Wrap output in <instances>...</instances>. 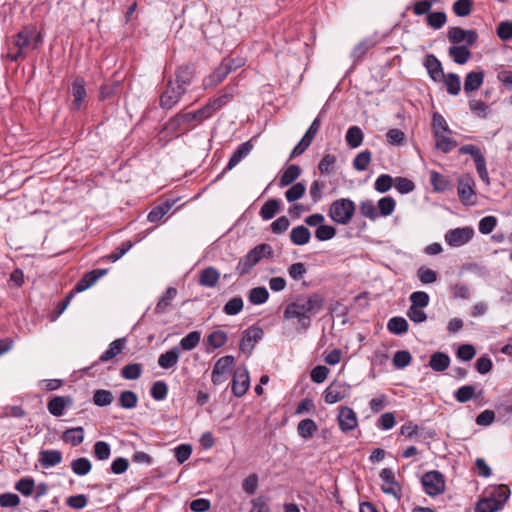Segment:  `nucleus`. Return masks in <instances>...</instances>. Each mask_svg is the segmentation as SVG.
Wrapping results in <instances>:
<instances>
[{"mask_svg": "<svg viewBox=\"0 0 512 512\" xmlns=\"http://www.w3.org/2000/svg\"><path fill=\"white\" fill-rule=\"evenodd\" d=\"M324 305V298L313 293L298 297L289 303L283 313L285 319H297L301 329L307 330L311 325V318L317 315Z\"/></svg>", "mask_w": 512, "mask_h": 512, "instance_id": "obj_1", "label": "nucleus"}, {"mask_svg": "<svg viewBox=\"0 0 512 512\" xmlns=\"http://www.w3.org/2000/svg\"><path fill=\"white\" fill-rule=\"evenodd\" d=\"M42 42V35L35 27L25 26L12 37V47H9L6 58L11 62L24 59L30 49H38Z\"/></svg>", "mask_w": 512, "mask_h": 512, "instance_id": "obj_2", "label": "nucleus"}, {"mask_svg": "<svg viewBox=\"0 0 512 512\" xmlns=\"http://www.w3.org/2000/svg\"><path fill=\"white\" fill-rule=\"evenodd\" d=\"M273 256V248L267 243H262L252 248L246 255L241 257L236 266V273L239 276L249 274L252 269L263 259Z\"/></svg>", "mask_w": 512, "mask_h": 512, "instance_id": "obj_3", "label": "nucleus"}, {"mask_svg": "<svg viewBox=\"0 0 512 512\" xmlns=\"http://www.w3.org/2000/svg\"><path fill=\"white\" fill-rule=\"evenodd\" d=\"M356 211L354 201L349 198L334 200L328 210L331 220L340 225H347L351 222Z\"/></svg>", "mask_w": 512, "mask_h": 512, "instance_id": "obj_4", "label": "nucleus"}, {"mask_svg": "<svg viewBox=\"0 0 512 512\" xmlns=\"http://www.w3.org/2000/svg\"><path fill=\"white\" fill-rule=\"evenodd\" d=\"M186 93L187 91L184 88L175 84L172 81V77H169L159 96V106L164 110H171L180 102Z\"/></svg>", "mask_w": 512, "mask_h": 512, "instance_id": "obj_5", "label": "nucleus"}, {"mask_svg": "<svg viewBox=\"0 0 512 512\" xmlns=\"http://www.w3.org/2000/svg\"><path fill=\"white\" fill-rule=\"evenodd\" d=\"M235 364L232 355L219 358L213 366L211 381L215 386L221 385L228 380Z\"/></svg>", "mask_w": 512, "mask_h": 512, "instance_id": "obj_6", "label": "nucleus"}, {"mask_svg": "<svg viewBox=\"0 0 512 512\" xmlns=\"http://www.w3.org/2000/svg\"><path fill=\"white\" fill-rule=\"evenodd\" d=\"M421 484L424 492L432 497L443 493L445 490L444 476L437 470L426 472L421 477Z\"/></svg>", "mask_w": 512, "mask_h": 512, "instance_id": "obj_7", "label": "nucleus"}, {"mask_svg": "<svg viewBox=\"0 0 512 512\" xmlns=\"http://www.w3.org/2000/svg\"><path fill=\"white\" fill-rule=\"evenodd\" d=\"M457 193L462 204H474L473 198L476 195L475 181L470 174H465L458 178Z\"/></svg>", "mask_w": 512, "mask_h": 512, "instance_id": "obj_8", "label": "nucleus"}, {"mask_svg": "<svg viewBox=\"0 0 512 512\" xmlns=\"http://www.w3.org/2000/svg\"><path fill=\"white\" fill-rule=\"evenodd\" d=\"M448 41L455 45L460 46V43H465V46H473L478 38L475 30H465L461 27H450L447 34Z\"/></svg>", "mask_w": 512, "mask_h": 512, "instance_id": "obj_9", "label": "nucleus"}, {"mask_svg": "<svg viewBox=\"0 0 512 512\" xmlns=\"http://www.w3.org/2000/svg\"><path fill=\"white\" fill-rule=\"evenodd\" d=\"M473 236V228L466 226L449 230L445 234V241L451 247H460L468 243Z\"/></svg>", "mask_w": 512, "mask_h": 512, "instance_id": "obj_10", "label": "nucleus"}, {"mask_svg": "<svg viewBox=\"0 0 512 512\" xmlns=\"http://www.w3.org/2000/svg\"><path fill=\"white\" fill-rule=\"evenodd\" d=\"M264 335L263 329L259 326H250L243 332V336L239 343V349L243 353L251 354L255 344L262 339Z\"/></svg>", "mask_w": 512, "mask_h": 512, "instance_id": "obj_11", "label": "nucleus"}, {"mask_svg": "<svg viewBox=\"0 0 512 512\" xmlns=\"http://www.w3.org/2000/svg\"><path fill=\"white\" fill-rule=\"evenodd\" d=\"M382 480V492L399 500L401 498V487L395 480L394 472L390 468H384L379 474Z\"/></svg>", "mask_w": 512, "mask_h": 512, "instance_id": "obj_12", "label": "nucleus"}, {"mask_svg": "<svg viewBox=\"0 0 512 512\" xmlns=\"http://www.w3.org/2000/svg\"><path fill=\"white\" fill-rule=\"evenodd\" d=\"M250 377L246 367L237 368L234 372L231 390L235 397H242L248 390Z\"/></svg>", "mask_w": 512, "mask_h": 512, "instance_id": "obj_13", "label": "nucleus"}, {"mask_svg": "<svg viewBox=\"0 0 512 512\" xmlns=\"http://www.w3.org/2000/svg\"><path fill=\"white\" fill-rule=\"evenodd\" d=\"M195 67L192 64H184L179 66L174 76L172 77V81L179 85L181 88H184L188 91L189 87L192 85L195 78Z\"/></svg>", "mask_w": 512, "mask_h": 512, "instance_id": "obj_14", "label": "nucleus"}, {"mask_svg": "<svg viewBox=\"0 0 512 512\" xmlns=\"http://www.w3.org/2000/svg\"><path fill=\"white\" fill-rule=\"evenodd\" d=\"M191 123H193L191 116L188 112L182 111L171 117L164 124L163 130L172 135L178 131L188 130Z\"/></svg>", "mask_w": 512, "mask_h": 512, "instance_id": "obj_15", "label": "nucleus"}, {"mask_svg": "<svg viewBox=\"0 0 512 512\" xmlns=\"http://www.w3.org/2000/svg\"><path fill=\"white\" fill-rule=\"evenodd\" d=\"M232 63V61H222L220 65L204 79V87L209 88L220 84L232 72Z\"/></svg>", "mask_w": 512, "mask_h": 512, "instance_id": "obj_16", "label": "nucleus"}, {"mask_svg": "<svg viewBox=\"0 0 512 512\" xmlns=\"http://www.w3.org/2000/svg\"><path fill=\"white\" fill-rule=\"evenodd\" d=\"M337 420L339 428L343 433H347L358 426L356 413L352 408L347 406L340 408Z\"/></svg>", "mask_w": 512, "mask_h": 512, "instance_id": "obj_17", "label": "nucleus"}, {"mask_svg": "<svg viewBox=\"0 0 512 512\" xmlns=\"http://www.w3.org/2000/svg\"><path fill=\"white\" fill-rule=\"evenodd\" d=\"M71 94L73 96L72 109L76 111L81 110L87 97L84 78L77 77L73 80L71 84Z\"/></svg>", "mask_w": 512, "mask_h": 512, "instance_id": "obj_18", "label": "nucleus"}, {"mask_svg": "<svg viewBox=\"0 0 512 512\" xmlns=\"http://www.w3.org/2000/svg\"><path fill=\"white\" fill-rule=\"evenodd\" d=\"M108 272L107 269H93L87 273H85L81 279L77 281L75 284L73 291L74 292H83L93 286L98 279L106 275Z\"/></svg>", "mask_w": 512, "mask_h": 512, "instance_id": "obj_19", "label": "nucleus"}, {"mask_svg": "<svg viewBox=\"0 0 512 512\" xmlns=\"http://www.w3.org/2000/svg\"><path fill=\"white\" fill-rule=\"evenodd\" d=\"M234 94V87H226L217 97L211 98L206 105L209 108L212 116L222 107L227 105L233 99Z\"/></svg>", "mask_w": 512, "mask_h": 512, "instance_id": "obj_20", "label": "nucleus"}, {"mask_svg": "<svg viewBox=\"0 0 512 512\" xmlns=\"http://www.w3.org/2000/svg\"><path fill=\"white\" fill-rule=\"evenodd\" d=\"M424 66L430 78L435 82H440L444 79V71L441 62L433 54H428L424 60Z\"/></svg>", "mask_w": 512, "mask_h": 512, "instance_id": "obj_21", "label": "nucleus"}, {"mask_svg": "<svg viewBox=\"0 0 512 512\" xmlns=\"http://www.w3.org/2000/svg\"><path fill=\"white\" fill-rule=\"evenodd\" d=\"M180 353L179 346H174L168 351L160 354L157 363L162 369H171L177 365Z\"/></svg>", "mask_w": 512, "mask_h": 512, "instance_id": "obj_22", "label": "nucleus"}, {"mask_svg": "<svg viewBox=\"0 0 512 512\" xmlns=\"http://www.w3.org/2000/svg\"><path fill=\"white\" fill-rule=\"evenodd\" d=\"M72 403L69 396H54L47 404V409L50 414L55 417H61L67 405Z\"/></svg>", "mask_w": 512, "mask_h": 512, "instance_id": "obj_23", "label": "nucleus"}, {"mask_svg": "<svg viewBox=\"0 0 512 512\" xmlns=\"http://www.w3.org/2000/svg\"><path fill=\"white\" fill-rule=\"evenodd\" d=\"M252 149L253 145L251 141L240 144L229 158L225 171L233 169L242 159L249 155Z\"/></svg>", "mask_w": 512, "mask_h": 512, "instance_id": "obj_24", "label": "nucleus"}, {"mask_svg": "<svg viewBox=\"0 0 512 512\" xmlns=\"http://www.w3.org/2000/svg\"><path fill=\"white\" fill-rule=\"evenodd\" d=\"M62 453L59 450H42L39 453V462L44 468L54 467L62 462Z\"/></svg>", "mask_w": 512, "mask_h": 512, "instance_id": "obj_25", "label": "nucleus"}, {"mask_svg": "<svg viewBox=\"0 0 512 512\" xmlns=\"http://www.w3.org/2000/svg\"><path fill=\"white\" fill-rule=\"evenodd\" d=\"M450 362L451 359L447 353L437 351L430 356L428 365L435 372H444L448 369Z\"/></svg>", "mask_w": 512, "mask_h": 512, "instance_id": "obj_26", "label": "nucleus"}, {"mask_svg": "<svg viewBox=\"0 0 512 512\" xmlns=\"http://www.w3.org/2000/svg\"><path fill=\"white\" fill-rule=\"evenodd\" d=\"M126 338H118L109 344V347L99 357L100 362H107L120 354L126 346Z\"/></svg>", "mask_w": 512, "mask_h": 512, "instance_id": "obj_27", "label": "nucleus"}, {"mask_svg": "<svg viewBox=\"0 0 512 512\" xmlns=\"http://www.w3.org/2000/svg\"><path fill=\"white\" fill-rule=\"evenodd\" d=\"M219 278V271L216 268L209 266L200 272L199 284L203 287L214 288L217 285Z\"/></svg>", "mask_w": 512, "mask_h": 512, "instance_id": "obj_28", "label": "nucleus"}, {"mask_svg": "<svg viewBox=\"0 0 512 512\" xmlns=\"http://www.w3.org/2000/svg\"><path fill=\"white\" fill-rule=\"evenodd\" d=\"M177 295V289L174 287H168L166 291L159 298L156 307V314H164L168 311L169 306Z\"/></svg>", "mask_w": 512, "mask_h": 512, "instance_id": "obj_29", "label": "nucleus"}, {"mask_svg": "<svg viewBox=\"0 0 512 512\" xmlns=\"http://www.w3.org/2000/svg\"><path fill=\"white\" fill-rule=\"evenodd\" d=\"M484 81V73L482 71L469 72L464 80V91L466 93L478 90Z\"/></svg>", "mask_w": 512, "mask_h": 512, "instance_id": "obj_30", "label": "nucleus"}, {"mask_svg": "<svg viewBox=\"0 0 512 512\" xmlns=\"http://www.w3.org/2000/svg\"><path fill=\"white\" fill-rule=\"evenodd\" d=\"M469 46L461 45V46H451L448 49V54L450 58L457 64L463 65L465 64L471 57V52L468 49Z\"/></svg>", "mask_w": 512, "mask_h": 512, "instance_id": "obj_31", "label": "nucleus"}, {"mask_svg": "<svg viewBox=\"0 0 512 512\" xmlns=\"http://www.w3.org/2000/svg\"><path fill=\"white\" fill-rule=\"evenodd\" d=\"M311 233L303 225L294 227L290 232V240L294 245L303 246L310 241Z\"/></svg>", "mask_w": 512, "mask_h": 512, "instance_id": "obj_32", "label": "nucleus"}, {"mask_svg": "<svg viewBox=\"0 0 512 512\" xmlns=\"http://www.w3.org/2000/svg\"><path fill=\"white\" fill-rule=\"evenodd\" d=\"M61 439L72 446H78L84 440V429L83 427L69 428L63 432Z\"/></svg>", "mask_w": 512, "mask_h": 512, "instance_id": "obj_33", "label": "nucleus"}, {"mask_svg": "<svg viewBox=\"0 0 512 512\" xmlns=\"http://www.w3.org/2000/svg\"><path fill=\"white\" fill-rule=\"evenodd\" d=\"M301 174V168L296 164L289 165L282 173L279 186L286 187L292 184Z\"/></svg>", "mask_w": 512, "mask_h": 512, "instance_id": "obj_34", "label": "nucleus"}, {"mask_svg": "<svg viewBox=\"0 0 512 512\" xmlns=\"http://www.w3.org/2000/svg\"><path fill=\"white\" fill-rule=\"evenodd\" d=\"M387 329L394 335H402L407 333L409 324L407 320L400 316H395L389 319L387 323Z\"/></svg>", "mask_w": 512, "mask_h": 512, "instance_id": "obj_35", "label": "nucleus"}, {"mask_svg": "<svg viewBox=\"0 0 512 512\" xmlns=\"http://www.w3.org/2000/svg\"><path fill=\"white\" fill-rule=\"evenodd\" d=\"M280 210V201L272 198L267 200L261 207L259 215L263 220L272 219Z\"/></svg>", "mask_w": 512, "mask_h": 512, "instance_id": "obj_36", "label": "nucleus"}, {"mask_svg": "<svg viewBox=\"0 0 512 512\" xmlns=\"http://www.w3.org/2000/svg\"><path fill=\"white\" fill-rule=\"evenodd\" d=\"M446 133L438 134L435 138V148L445 154L451 152L456 146L457 141L450 136L445 135Z\"/></svg>", "mask_w": 512, "mask_h": 512, "instance_id": "obj_37", "label": "nucleus"}, {"mask_svg": "<svg viewBox=\"0 0 512 512\" xmlns=\"http://www.w3.org/2000/svg\"><path fill=\"white\" fill-rule=\"evenodd\" d=\"M317 424L313 419L306 418L301 420L297 426V433L303 439H310L317 431Z\"/></svg>", "mask_w": 512, "mask_h": 512, "instance_id": "obj_38", "label": "nucleus"}, {"mask_svg": "<svg viewBox=\"0 0 512 512\" xmlns=\"http://www.w3.org/2000/svg\"><path fill=\"white\" fill-rule=\"evenodd\" d=\"M430 181L434 190L437 192H444L452 189L453 187L450 180L436 171H432L430 173Z\"/></svg>", "mask_w": 512, "mask_h": 512, "instance_id": "obj_39", "label": "nucleus"}, {"mask_svg": "<svg viewBox=\"0 0 512 512\" xmlns=\"http://www.w3.org/2000/svg\"><path fill=\"white\" fill-rule=\"evenodd\" d=\"M511 491L507 485L501 484L498 486H495L489 491L486 495V497L491 498L495 501H500L502 503V506L505 505V503L508 501L510 497Z\"/></svg>", "mask_w": 512, "mask_h": 512, "instance_id": "obj_40", "label": "nucleus"}, {"mask_svg": "<svg viewBox=\"0 0 512 512\" xmlns=\"http://www.w3.org/2000/svg\"><path fill=\"white\" fill-rule=\"evenodd\" d=\"M432 131L433 136H438V134L442 133L452 134V130L449 128L447 121L438 112H434L432 116Z\"/></svg>", "mask_w": 512, "mask_h": 512, "instance_id": "obj_41", "label": "nucleus"}, {"mask_svg": "<svg viewBox=\"0 0 512 512\" xmlns=\"http://www.w3.org/2000/svg\"><path fill=\"white\" fill-rule=\"evenodd\" d=\"M504 506L500 501H495L486 496L480 498L476 504V512H497Z\"/></svg>", "mask_w": 512, "mask_h": 512, "instance_id": "obj_42", "label": "nucleus"}, {"mask_svg": "<svg viewBox=\"0 0 512 512\" xmlns=\"http://www.w3.org/2000/svg\"><path fill=\"white\" fill-rule=\"evenodd\" d=\"M227 333L223 330H214L206 338V343L212 349L223 347L227 342Z\"/></svg>", "mask_w": 512, "mask_h": 512, "instance_id": "obj_43", "label": "nucleus"}, {"mask_svg": "<svg viewBox=\"0 0 512 512\" xmlns=\"http://www.w3.org/2000/svg\"><path fill=\"white\" fill-rule=\"evenodd\" d=\"M70 467L74 474L85 476L91 471L92 464L88 458L79 457L71 462Z\"/></svg>", "mask_w": 512, "mask_h": 512, "instance_id": "obj_44", "label": "nucleus"}, {"mask_svg": "<svg viewBox=\"0 0 512 512\" xmlns=\"http://www.w3.org/2000/svg\"><path fill=\"white\" fill-rule=\"evenodd\" d=\"M342 386L340 384H332L324 391V400L328 404H334L344 398Z\"/></svg>", "mask_w": 512, "mask_h": 512, "instance_id": "obj_45", "label": "nucleus"}, {"mask_svg": "<svg viewBox=\"0 0 512 512\" xmlns=\"http://www.w3.org/2000/svg\"><path fill=\"white\" fill-rule=\"evenodd\" d=\"M268 298L269 292L263 286L252 288L248 294V300L253 305L264 304L268 300Z\"/></svg>", "mask_w": 512, "mask_h": 512, "instance_id": "obj_46", "label": "nucleus"}, {"mask_svg": "<svg viewBox=\"0 0 512 512\" xmlns=\"http://www.w3.org/2000/svg\"><path fill=\"white\" fill-rule=\"evenodd\" d=\"M396 207V201L391 196H385L379 199L377 203V211L379 216L387 217L393 214Z\"/></svg>", "mask_w": 512, "mask_h": 512, "instance_id": "obj_47", "label": "nucleus"}, {"mask_svg": "<svg viewBox=\"0 0 512 512\" xmlns=\"http://www.w3.org/2000/svg\"><path fill=\"white\" fill-rule=\"evenodd\" d=\"M201 340L200 331H192L180 340V350L191 351L196 348Z\"/></svg>", "mask_w": 512, "mask_h": 512, "instance_id": "obj_48", "label": "nucleus"}, {"mask_svg": "<svg viewBox=\"0 0 512 512\" xmlns=\"http://www.w3.org/2000/svg\"><path fill=\"white\" fill-rule=\"evenodd\" d=\"M345 140L351 148H357L362 144L363 132L358 126H351L348 128Z\"/></svg>", "mask_w": 512, "mask_h": 512, "instance_id": "obj_49", "label": "nucleus"}, {"mask_svg": "<svg viewBox=\"0 0 512 512\" xmlns=\"http://www.w3.org/2000/svg\"><path fill=\"white\" fill-rule=\"evenodd\" d=\"M372 160V153L369 150H363L359 152L353 160V168L356 171L367 170Z\"/></svg>", "mask_w": 512, "mask_h": 512, "instance_id": "obj_50", "label": "nucleus"}, {"mask_svg": "<svg viewBox=\"0 0 512 512\" xmlns=\"http://www.w3.org/2000/svg\"><path fill=\"white\" fill-rule=\"evenodd\" d=\"M444 83L447 89V92L450 95L456 96L459 94L461 90V81L460 77L455 73H448L446 76L444 75Z\"/></svg>", "mask_w": 512, "mask_h": 512, "instance_id": "obj_51", "label": "nucleus"}, {"mask_svg": "<svg viewBox=\"0 0 512 512\" xmlns=\"http://www.w3.org/2000/svg\"><path fill=\"white\" fill-rule=\"evenodd\" d=\"M359 210L362 216L372 221L376 220L379 217L377 207L374 205L372 200L367 199L361 201L359 204Z\"/></svg>", "mask_w": 512, "mask_h": 512, "instance_id": "obj_52", "label": "nucleus"}, {"mask_svg": "<svg viewBox=\"0 0 512 512\" xmlns=\"http://www.w3.org/2000/svg\"><path fill=\"white\" fill-rule=\"evenodd\" d=\"M243 307V299L240 296H235L224 305L223 312L226 315L234 316L239 314L243 310Z\"/></svg>", "mask_w": 512, "mask_h": 512, "instance_id": "obj_53", "label": "nucleus"}, {"mask_svg": "<svg viewBox=\"0 0 512 512\" xmlns=\"http://www.w3.org/2000/svg\"><path fill=\"white\" fill-rule=\"evenodd\" d=\"M113 394L109 390L98 389L94 392L93 403L99 407H105L113 402Z\"/></svg>", "mask_w": 512, "mask_h": 512, "instance_id": "obj_54", "label": "nucleus"}, {"mask_svg": "<svg viewBox=\"0 0 512 512\" xmlns=\"http://www.w3.org/2000/svg\"><path fill=\"white\" fill-rule=\"evenodd\" d=\"M473 7V0H456L452 5L453 13L458 17L468 16Z\"/></svg>", "mask_w": 512, "mask_h": 512, "instance_id": "obj_55", "label": "nucleus"}, {"mask_svg": "<svg viewBox=\"0 0 512 512\" xmlns=\"http://www.w3.org/2000/svg\"><path fill=\"white\" fill-rule=\"evenodd\" d=\"M168 394V385L166 382L159 380L152 384L150 389L151 397L156 401H162L166 399Z\"/></svg>", "mask_w": 512, "mask_h": 512, "instance_id": "obj_56", "label": "nucleus"}, {"mask_svg": "<svg viewBox=\"0 0 512 512\" xmlns=\"http://www.w3.org/2000/svg\"><path fill=\"white\" fill-rule=\"evenodd\" d=\"M94 457L100 461L109 459L111 455V446L106 441H97L93 447Z\"/></svg>", "mask_w": 512, "mask_h": 512, "instance_id": "obj_57", "label": "nucleus"}, {"mask_svg": "<svg viewBox=\"0 0 512 512\" xmlns=\"http://www.w3.org/2000/svg\"><path fill=\"white\" fill-rule=\"evenodd\" d=\"M119 403L124 409H133L138 403L137 394L130 390L123 391L120 394Z\"/></svg>", "mask_w": 512, "mask_h": 512, "instance_id": "obj_58", "label": "nucleus"}, {"mask_svg": "<svg viewBox=\"0 0 512 512\" xmlns=\"http://www.w3.org/2000/svg\"><path fill=\"white\" fill-rule=\"evenodd\" d=\"M142 365L139 363H132L124 366L121 369V376L127 380H136L141 376Z\"/></svg>", "mask_w": 512, "mask_h": 512, "instance_id": "obj_59", "label": "nucleus"}, {"mask_svg": "<svg viewBox=\"0 0 512 512\" xmlns=\"http://www.w3.org/2000/svg\"><path fill=\"white\" fill-rule=\"evenodd\" d=\"M305 191L306 186L303 183H295L285 192V198L288 202H295L305 194Z\"/></svg>", "mask_w": 512, "mask_h": 512, "instance_id": "obj_60", "label": "nucleus"}, {"mask_svg": "<svg viewBox=\"0 0 512 512\" xmlns=\"http://www.w3.org/2000/svg\"><path fill=\"white\" fill-rule=\"evenodd\" d=\"M412 361L411 353L407 350H399L395 352L392 362L397 369L407 367Z\"/></svg>", "mask_w": 512, "mask_h": 512, "instance_id": "obj_61", "label": "nucleus"}, {"mask_svg": "<svg viewBox=\"0 0 512 512\" xmlns=\"http://www.w3.org/2000/svg\"><path fill=\"white\" fill-rule=\"evenodd\" d=\"M475 395V388L472 385H464L454 392V398L459 403H466L470 401Z\"/></svg>", "mask_w": 512, "mask_h": 512, "instance_id": "obj_62", "label": "nucleus"}, {"mask_svg": "<svg viewBox=\"0 0 512 512\" xmlns=\"http://www.w3.org/2000/svg\"><path fill=\"white\" fill-rule=\"evenodd\" d=\"M411 306L414 308H425L429 304V295L424 291H415L410 297Z\"/></svg>", "mask_w": 512, "mask_h": 512, "instance_id": "obj_63", "label": "nucleus"}, {"mask_svg": "<svg viewBox=\"0 0 512 512\" xmlns=\"http://www.w3.org/2000/svg\"><path fill=\"white\" fill-rule=\"evenodd\" d=\"M497 36L502 41L512 40V21H502L498 24L496 29Z\"/></svg>", "mask_w": 512, "mask_h": 512, "instance_id": "obj_64", "label": "nucleus"}]
</instances>
